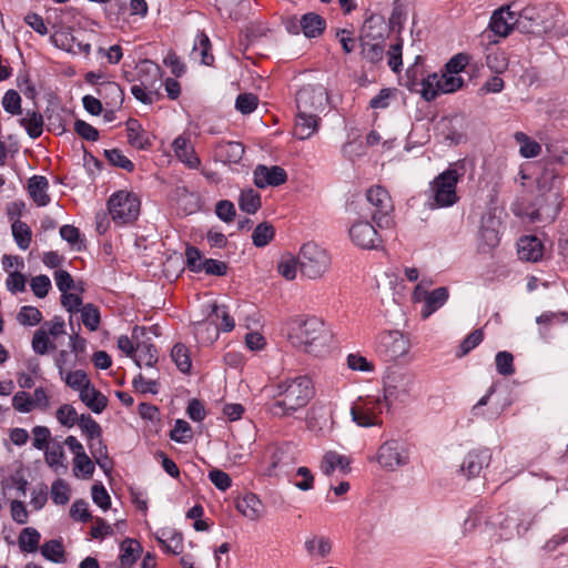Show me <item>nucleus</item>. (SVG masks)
Segmentation results:
<instances>
[{
    "label": "nucleus",
    "instance_id": "0eeeda50",
    "mask_svg": "<svg viewBox=\"0 0 568 568\" xmlns=\"http://www.w3.org/2000/svg\"><path fill=\"white\" fill-rule=\"evenodd\" d=\"M464 85L460 75L448 73L446 69L442 73L429 74L422 81V97L426 101H433L440 94H448L459 90Z\"/></svg>",
    "mask_w": 568,
    "mask_h": 568
},
{
    "label": "nucleus",
    "instance_id": "4d7b16f0",
    "mask_svg": "<svg viewBox=\"0 0 568 568\" xmlns=\"http://www.w3.org/2000/svg\"><path fill=\"white\" fill-rule=\"evenodd\" d=\"M94 463L87 455V453H83L79 456H74L73 473L75 476L82 474L84 477H91L94 473Z\"/></svg>",
    "mask_w": 568,
    "mask_h": 568
},
{
    "label": "nucleus",
    "instance_id": "58836bf2",
    "mask_svg": "<svg viewBox=\"0 0 568 568\" xmlns=\"http://www.w3.org/2000/svg\"><path fill=\"white\" fill-rule=\"evenodd\" d=\"M496 390V386L491 385L487 393L473 406L471 413L474 416H480L488 419H495L497 416L509 405V403H504L500 407H496L494 409H488L487 412H480L483 406L489 404L491 396Z\"/></svg>",
    "mask_w": 568,
    "mask_h": 568
},
{
    "label": "nucleus",
    "instance_id": "79ce46f5",
    "mask_svg": "<svg viewBox=\"0 0 568 568\" xmlns=\"http://www.w3.org/2000/svg\"><path fill=\"white\" fill-rule=\"evenodd\" d=\"M20 124L31 139L39 138L43 132V118L39 112L27 111L26 115L20 119Z\"/></svg>",
    "mask_w": 568,
    "mask_h": 568
},
{
    "label": "nucleus",
    "instance_id": "9d476101",
    "mask_svg": "<svg viewBox=\"0 0 568 568\" xmlns=\"http://www.w3.org/2000/svg\"><path fill=\"white\" fill-rule=\"evenodd\" d=\"M375 459L382 468L393 471L408 464L409 452L404 442L389 439L379 446Z\"/></svg>",
    "mask_w": 568,
    "mask_h": 568
},
{
    "label": "nucleus",
    "instance_id": "052dcab7",
    "mask_svg": "<svg viewBox=\"0 0 568 568\" xmlns=\"http://www.w3.org/2000/svg\"><path fill=\"white\" fill-rule=\"evenodd\" d=\"M170 438L182 444L190 442L192 438V432L189 423L183 419H176L174 427L170 433Z\"/></svg>",
    "mask_w": 568,
    "mask_h": 568
},
{
    "label": "nucleus",
    "instance_id": "473e14b6",
    "mask_svg": "<svg viewBox=\"0 0 568 568\" xmlns=\"http://www.w3.org/2000/svg\"><path fill=\"white\" fill-rule=\"evenodd\" d=\"M300 24L306 38H316L321 36L326 28L325 19L315 12L303 14L300 19Z\"/></svg>",
    "mask_w": 568,
    "mask_h": 568
},
{
    "label": "nucleus",
    "instance_id": "de8ad7c7",
    "mask_svg": "<svg viewBox=\"0 0 568 568\" xmlns=\"http://www.w3.org/2000/svg\"><path fill=\"white\" fill-rule=\"evenodd\" d=\"M41 555L53 562L64 561V549L60 540L52 539L41 546Z\"/></svg>",
    "mask_w": 568,
    "mask_h": 568
},
{
    "label": "nucleus",
    "instance_id": "a211bd4d",
    "mask_svg": "<svg viewBox=\"0 0 568 568\" xmlns=\"http://www.w3.org/2000/svg\"><path fill=\"white\" fill-rule=\"evenodd\" d=\"M254 184L258 189H265L267 186H277L286 182L287 174L281 166L273 165L266 166L258 164L253 172Z\"/></svg>",
    "mask_w": 568,
    "mask_h": 568
},
{
    "label": "nucleus",
    "instance_id": "f03ea898",
    "mask_svg": "<svg viewBox=\"0 0 568 568\" xmlns=\"http://www.w3.org/2000/svg\"><path fill=\"white\" fill-rule=\"evenodd\" d=\"M290 339L294 346L318 356L329 351L333 334L321 318L310 316L295 322Z\"/></svg>",
    "mask_w": 568,
    "mask_h": 568
},
{
    "label": "nucleus",
    "instance_id": "a18cd8bd",
    "mask_svg": "<svg viewBox=\"0 0 568 568\" xmlns=\"http://www.w3.org/2000/svg\"><path fill=\"white\" fill-rule=\"evenodd\" d=\"M486 65L497 74L503 73L508 65L505 53L496 47L488 49L486 53Z\"/></svg>",
    "mask_w": 568,
    "mask_h": 568
},
{
    "label": "nucleus",
    "instance_id": "7c9ffc66",
    "mask_svg": "<svg viewBox=\"0 0 568 568\" xmlns=\"http://www.w3.org/2000/svg\"><path fill=\"white\" fill-rule=\"evenodd\" d=\"M83 404L95 414L102 413L106 405L108 398L100 390H98L91 383L81 389L79 394Z\"/></svg>",
    "mask_w": 568,
    "mask_h": 568
},
{
    "label": "nucleus",
    "instance_id": "cd10ccee",
    "mask_svg": "<svg viewBox=\"0 0 568 568\" xmlns=\"http://www.w3.org/2000/svg\"><path fill=\"white\" fill-rule=\"evenodd\" d=\"M49 181L43 175H33L28 181V192L38 206H45L50 203L48 194Z\"/></svg>",
    "mask_w": 568,
    "mask_h": 568
},
{
    "label": "nucleus",
    "instance_id": "864d4df0",
    "mask_svg": "<svg viewBox=\"0 0 568 568\" xmlns=\"http://www.w3.org/2000/svg\"><path fill=\"white\" fill-rule=\"evenodd\" d=\"M55 346L49 339L44 328H39L34 332L32 338V349L38 355H44Z\"/></svg>",
    "mask_w": 568,
    "mask_h": 568
},
{
    "label": "nucleus",
    "instance_id": "774afa93",
    "mask_svg": "<svg viewBox=\"0 0 568 568\" xmlns=\"http://www.w3.org/2000/svg\"><path fill=\"white\" fill-rule=\"evenodd\" d=\"M32 446L38 450H44L45 447L52 442L51 432L45 426H36L32 428Z\"/></svg>",
    "mask_w": 568,
    "mask_h": 568
},
{
    "label": "nucleus",
    "instance_id": "680f3d73",
    "mask_svg": "<svg viewBox=\"0 0 568 568\" xmlns=\"http://www.w3.org/2000/svg\"><path fill=\"white\" fill-rule=\"evenodd\" d=\"M158 539L168 552L178 555L183 548L182 536L180 534L171 531L163 532Z\"/></svg>",
    "mask_w": 568,
    "mask_h": 568
},
{
    "label": "nucleus",
    "instance_id": "b1692460",
    "mask_svg": "<svg viewBox=\"0 0 568 568\" xmlns=\"http://www.w3.org/2000/svg\"><path fill=\"white\" fill-rule=\"evenodd\" d=\"M518 255L520 260L527 262H538L544 255V245L541 241L535 236H523L518 242Z\"/></svg>",
    "mask_w": 568,
    "mask_h": 568
},
{
    "label": "nucleus",
    "instance_id": "09e8293b",
    "mask_svg": "<svg viewBox=\"0 0 568 568\" xmlns=\"http://www.w3.org/2000/svg\"><path fill=\"white\" fill-rule=\"evenodd\" d=\"M171 357L182 373L190 371L192 363L185 345L175 344L172 348Z\"/></svg>",
    "mask_w": 568,
    "mask_h": 568
},
{
    "label": "nucleus",
    "instance_id": "2eb2a0df",
    "mask_svg": "<svg viewBox=\"0 0 568 568\" xmlns=\"http://www.w3.org/2000/svg\"><path fill=\"white\" fill-rule=\"evenodd\" d=\"M382 414L381 399H365L356 402L351 408L353 422L358 426L369 427L381 424L379 415Z\"/></svg>",
    "mask_w": 568,
    "mask_h": 568
},
{
    "label": "nucleus",
    "instance_id": "49530a36",
    "mask_svg": "<svg viewBox=\"0 0 568 568\" xmlns=\"http://www.w3.org/2000/svg\"><path fill=\"white\" fill-rule=\"evenodd\" d=\"M12 235L17 243V245L21 250H27L31 243L32 232L27 223L21 221H16L12 223Z\"/></svg>",
    "mask_w": 568,
    "mask_h": 568
},
{
    "label": "nucleus",
    "instance_id": "dca6fc26",
    "mask_svg": "<svg viewBox=\"0 0 568 568\" xmlns=\"http://www.w3.org/2000/svg\"><path fill=\"white\" fill-rule=\"evenodd\" d=\"M351 240L361 248L372 250L378 247L381 237L376 229L366 221H359L349 229Z\"/></svg>",
    "mask_w": 568,
    "mask_h": 568
},
{
    "label": "nucleus",
    "instance_id": "20e7f679",
    "mask_svg": "<svg viewBox=\"0 0 568 568\" xmlns=\"http://www.w3.org/2000/svg\"><path fill=\"white\" fill-rule=\"evenodd\" d=\"M331 266L327 251L314 242L305 243L298 253V268L308 278L321 277Z\"/></svg>",
    "mask_w": 568,
    "mask_h": 568
},
{
    "label": "nucleus",
    "instance_id": "39448f33",
    "mask_svg": "<svg viewBox=\"0 0 568 568\" xmlns=\"http://www.w3.org/2000/svg\"><path fill=\"white\" fill-rule=\"evenodd\" d=\"M414 374L400 369L390 371L384 377V400L387 405L394 402L406 403L413 395Z\"/></svg>",
    "mask_w": 568,
    "mask_h": 568
},
{
    "label": "nucleus",
    "instance_id": "f257e3e1",
    "mask_svg": "<svg viewBox=\"0 0 568 568\" xmlns=\"http://www.w3.org/2000/svg\"><path fill=\"white\" fill-rule=\"evenodd\" d=\"M314 395L313 385L306 376H298L276 385L274 402L268 410L276 417H288L304 408Z\"/></svg>",
    "mask_w": 568,
    "mask_h": 568
},
{
    "label": "nucleus",
    "instance_id": "4be33fe9",
    "mask_svg": "<svg viewBox=\"0 0 568 568\" xmlns=\"http://www.w3.org/2000/svg\"><path fill=\"white\" fill-rule=\"evenodd\" d=\"M236 509L252 521L260 520L265 513V507L261 499L253 493L245 494L236 501Z\"/></svg>",
    "mask_w": 568,
    "mask_h": 568
},
{
    "label": "nucleus",
    "instance_id": "423d86ee",
    "mask_svg": "<svg viewBox=\"0 0 568 568\" xmlns=\"http://www.w3.org/2000/svg\"><path fill=\"white\" fill-rule=\"evenodd\" d=\"M371 216L381 229L390 227L393 224L394 205L389 193L381 185L372 186L366 192Z\"/></svg>",
    "mask_w": 568,
    "mask_h": 568
},
{
    "label": "nucleus",
    "instance_id": "e433bc0d",
    "mask_svg": "<svg viewBox=\"0 0 568 568\" xmlns=\"http://www.w3.org/2000/svg\"><path fill=\"white\" fill-rule=\"evenodd\" d=\"M120 564L122 568H131L142 552L141 545L131 538H126L121 544Z\"/></svg>",
    "mask_w": 568,
    "mask_h": 568
},
{
    "label": "nucleus",
    "instance_id": "f3484780",
    "mask_svg": "<svg viewBox=\"0 0 568 568\" xmlns=\"http://www.w3.org/2000/svg\"><path fill=\"white\" fill-rule=\"evenodd\" d=\"M514 4L505 6L494 11L489 21V29L494 34L506 38L518 22L517 12L510 10Z\"/></svg>",
    "mask_w": 568,
    "mask_h": 568
},
{
    "label": "nucleus",
    "instance_id": "412c9836",
    "mask_svg": "<svg viewBox=\"0 0 568 568\" xmlns=\"http://www.w3.org/2000/svg\"><path fill=\"white\" fill-rule=\"evenodd\" d=\"M97 94L108 109H120L124 101V92L114 81H102L97 88Z\"/></svg>",
    "mask_w": 568,
    "mask_h": 568
},
{
    "label": "nucleus",
    "instance_id": "0e129e2a",
    "mask_svg": "<svg viewBox=\"0 0 568 568\" xmlns=\"http://www.w3.org/2000/svg\"><path fill=\"white\" fill-rule=\"evenodd\" d=\"M55 417L61 425L68 428L73 427L79 420L77 410L69 404L61 405L55 413Z\"/></svg>",
    "mask_w": 568,
    "mask_h": 568
},
{
    "label": "nucleus",
    "instance_id": "393cba45",
    "mask_svg": "<svg viewBox=\"0 0 568 568\" xmlns=\"http://www.w3.org/2000/svg\"><path fill=\"white\" fill-rule=\"evenodd\" d=\"M125 126L128 142L131 146L138 150H145L151 146L150 134L142 128L136 119L130 118Z\"/></svg>",
    "mask_w": 568,
    "mask_h": 568
},
{
    "label": "nucleus",
    "instance_id": "e2e57ef3",
    "mask_svg": "<svg viewBox=\"0 0 568 568\" xmlns=\"http://www.w3.org/2000/svg\"><path fill=\"white\" fill-rule=\"evenodd\" d=\"M258 104V98L253 93H241L235 100V109L242 114L252 113Z\"/></svg>",
    "mask_w": 568,
    "mask_h": 568
},
{
    "label": "nucleus",
    "instance_id": "a878e982",
    "mask_svg": "<svg viewBox=\"0 0 568 568\" xmlns=\"http://www.w3.org/2000/svg\"><path fill=\"white\" fill-rule=\"evenodd\" d=\"M320 121V114L307 112L302 114L300 111H297L294 128L295 136L300 140H306L311 138L317 131Z\"/></svg>",
    "mask_w": 568,
    "mask_h": 568
},
{
    "label": "nucleus",
    "instance_id": "a19ab883",
    "mask_svg": "<svg viewBox=\"0 0 568 568\" xmlns=\"http://www.w3.org/2000/svg\"><path fill=\"white\" fill-rule=\"evenodd\" d=\"M515 141L519 144V154L525 159L536 158L541 152V145L524 132H516Z\"/></svg>",
    "mask_w": 568,
    "mask_h": 568
},
{
    "label": "nucleus",
    "instance_id": "7ed1b4c3",
    "mask_svg": "<svg viewBox=\"0 0 568 568\" xmlns=\"http://www.w3.org/2000/svg\"><path fill=\"white\" fill-rule=\"evenodd\" d=\"M463 169L462 162L450 164L429 183L427 199L430 209L450 207L459 201L457 184L464 175Z\"/></svg>",
    "mask_w": 568,
    "mask_h": 568
},
{
    "label": "nucleus",
    "instance_id": "bb28decb",
    "mask_svg": "<svg viewBox=\"0 0 568 568\" xmlns=\"http://www.w3.org/2000/svg\"><path fill=\"white\" fill-rule=\"evenodd\" d=\"M173 150L175 156L190 169H197L201 164L200 158L196 155L193 146L184 136H178L173 141Z\"/></svg>",
    "mask_w": 568,
    "mask_h": 568
},
{
    "label": "nucleus",
    "instance_id": "3c124183",
    "mask_svg": "<svg viewBox=\"0 0 568 568\" xmlns=\"http://www.w3.org/2000/svg\"><path fill=\"white\" fill-rule=\"evenodd\" d=\"M41 320L42 314L34 306H22L17 314V321L24 326H36Z\"/></svg>",
    "mask_w": 568,
    "mask_h": 568
},
{
    "label": "nucleus",
    "instance_id": "c03bdc74",
    "mask_svg": "<svg viewBox=\"0 0 568 568\" xmlns=\"http://www.w3.org/2000/svg\"><path fill=\"white\" fill-rule=\"evenodd\" d=\"M274 226L268 222H262L253 230L252 242L256 247H264L274 239Z\"/></svg>",
    "mask_w": 568,
    "mask_h": 568
},
{
    "label": "nucleus",
    "instance_id": "f704fd0d",
    "mask_svg": "<svg viewBox=\"0 0 568 568\" xmlns=\"http://www.w3.org/2000/svg\"><path fill=\"white\" fill-rule=\"evenodd\" d=\"M158 351L153 344L142 342L135 346L133 359L136 366L153 367L158 363Z\"/></svg>",
    "mask_w": 568,
    "mask_h": 568
},
{
    "label": "nucleus",
    "instance_id": "72a5a7b5",
    "mask_svg": "<svg viewBox=\"0 0 568 568\" xmlns=\"http://www.w3.org/2000/svg\"><path fill=\"white\" fill-rule=\"evenodd\" d=\"M210 49L211 43L209 37L201 32L195 38L191 58L195 61H200L204 65H211L214 61V57L210 53Z\"/></svg>",
    "mask_w": 568,
    "mask_h": 568
},
{
    "label": "nucleus",
    "instance_id": "c756f323",
    "mask_svg": "<svg viewBox=\"0 0 568 568\" xmlns=\"http://www.w3.org/2000/svg\"><path fill=\"white\" fill-rule=\"evenodd\" d=\"M215 155L224 163L236 164L244 155V145L236 141L220 142L215 146Z\"/></svg>",
    "mask_w": 568,
    "mask_h": 568
},
{
    "label": "nucleus",
    "instance_id": "37998d69",
    "mask_svg": "<svg viewBox=\"0 0 568 568\" xmlns=\"http://www.w3.org/2000/svg\"><path fill=\"white\" fill-rule=\"evenodd\" d=\"M262 205L261 195L257 191L248 187L242 190L239 197L240 210L247 214H255Z\"/></svg>",
    "mask_w": 568,
    "mask_h": 568
},
{
    "label": "nucleus",
    "instance_id": "ea45409f",
    "mask_svg": "<svg viewBox=\"0 0 568 568\" xmlns=\"http://www.w3.org/2000/svg\"><path fill=\"white\" fill-rule=\"evenodd\" d=\"M40 532L33 527L23 528L18 537V545L22 552H34L39 548Z\"/></svg>",
    "mask_w": 568,
    "mask_h": 568
},
{
    "label": "nucleus",
    "instance_id": "f8f14e48",
    "mask_svg": "<svg viewBox=\"0 0 568 568\" xmlns=\"http://www.w3.org/2000/svg\"><path fill=\"white\" fill-rule=\"evenodd\" d=\"M328 97L323 85H305L296 93V108L302 114H320L324 111Z\"/></svg>",
    "mask_w": 568,
    "mask_h": 568
},
{
    "label": "nucleus",
    "instance_id": "5701e85b",
    "mask_svg": "<svg viewBox=\"0 0 568 568\" xmlns=\"http://www.w3.org/2000/svg\"><path fill=\"white\" fill-rule=\"evenodd\" d=\"M310 430L318 435H325L332 429L333 419L331 413L323 407H312L306 417Z\"/></svg>",
    "mask_w": 568,
    "mask_h": 568
},
{
    "label": "nucleus",
    "instance_id": "338daca9",
    "mask_svg": "<svg viewBox=\"0 0 568 568\" xmlns=\"http://www.w3.org/2000/svg\"><path fill=\"white\" fill-rule=\"evenodd\" d=\"M2 106L6 112L12 115L21 114V98L19 93L14 90L7 91L2 98Z\"/></svg>",
    "mask_w": 568,
    "mask_h": 568
},
{
    "label": "nucleus",
    "instance_id": "6ab92c4d",
    "mask_svg": "<svg viewBox=\"0 0 568 568\" xmlns=\"http://www.w3.org/2000/svg\"><path fill=\"white\" fill-rule=\"evenodd\" d=\"M489 449L481 448L469 452L464 458L460 470L467 478L479 476L481 470L490 464Z\"/></svg>",
    "mask_w": 568,
    "mask_h": 568
},
{
    "label": "nucleus",
    "instance_id": "c9c22d12",
    "mask_svg": "<svg viewBox=\"0 0 568 568\" xmlns=\"http://www.w3.org/2000/svg\"><path fill=\"white\" fill-rule=\"evenodd\" d=\"M89 449L95 463L104 473L112 469V462L109 458L108 447L104 444L102 436L89 440Z\"/></svg>",
    "mask_w": 568,
    "mask_h": 568
},
{
    "label": "nucleus",
    "instance_id": "6e6d98bb",
    "mask_svg": "<svg viewBox=\"0 0 568 568\" xmlns=\"http://www.w3.org/2000/svg\"><path fill=\"white\" fill-rule=\"evenodd\" d=\"M79 427L87 435L88 439H94L102 436V429L98 422L90 415H81L78 420Z\"/></svg>",
    "mask_w": 568,
    "mask_h": 568
},
{
    "label": "nucleus",
    "instance_id": "4468645a",
    "mask_svg": "<svg viewBox=\"0 0 568 568\" xmlns=\"http://www.w3.org/2000/svg\"><path fill=\"white\" fill-rule=\"evenodd\" d=\"M385 53V38L382 33H373V27L365 24L361 34V54L371 62L378 63Z\"/></svg>",
    "mask_w": 568,
    "mask_h": 568
},
{
    "label": "nucleus",
    "instance_id": "603ef678",
    "mask_svg": "<svg viewBox=\"0 0 568 568\" xmlns=\"http://www.w3.org/2000/svg\"><path fill=\"white\" fill-rule=\"evenodd\" d=\"M83 325L91 332L98 329L100 324V312L93 304H87L81 310Z\"/></svg>",
    "mask_w": 568,
    "mask_h": 568
},
{
    "label": "nucleus",
    "instance_id": "c85d7f7f",
    "mask_svg": "<svg viewBox=\"0 0 568 568\" xmlns=\"http://www.w3.org/2000/svg\"><path fill=\"white\" fill-rule=\"evenodd\" d=\"M349 463L345 455L328 450L322 458L320 469L326 476H332L337 469L345 474L349 470Z\"/></svg>",
    "mask_w": 568,
    "mask_h": 568
},
{
    "label": "nucleus",
    "instance_id": "bf43d9fd",
    "mask_svg": "<svg viewBox=\"0 0 568 568\" xmlns=\"http://www.w3.org/2000/svg\"><path fill=\"white\" fill-rule=\"evenodd\" d=\"M51 499L57 505H65L70 500V488L63 479H57L52 484Z\"/></svg>",
    "mask_w": 568,
    "mask_h": 568
},
{
    "label": "nucleus",
    "instance_id": "ddd939ff",
    "mask_svg": "<svg viewBox=\"0 0 568 568\" xmlns=\"http://www.w3.org/2000/svg\"><path fill=\"white\" fill-rule=\"evenodd\" d=\"M413 298L415 302L424 303L420 315L426 320L446 304L449 298V291L447 287L442 286L428 292L423 288V283H420L416 285Z\"/></svg>",
    "mask_w": 568,
    "mask_h": 568
},
{
    "label": "nucleus",
    "instance_id": "1a4fd4ad",
    "mask_svg": "<svg viewBox=\"0 0 568 568\" xmlns=\"http://www.w3.org/2000/svg\"><path fill=\"white\" fill-rule=\"evenodd\" d=\"M140 73H146L150 78L143 79L140 75V83L132 85L131 93L140 102L152 104L154 97L159 95L162 85L161 70L156 64L145 61L139 69Z\"/></svg>",
    "mask_w": 568,
    "mask_h": 568
},
{
    "label": "nucleus",
    "instance_id": "aec40b11",
    "mask_svg": "<svg viewBox=\"0 0 568 568\" xmlns=\"http://www.w3.org/2000/svg\"><path fill=\"white\" fill-rule=\"evenodd\" d=\"M499 227L500 222L495 217H488L481 222L478 234L479 252L488 253L499 244Z\"/></svg>",
    "mask_w": 568,
    "mask_h": 568
},
{
    "label": "nucleus",
    "instance_id": "69168bd1",
    "mask_svg": "<svg viewBox=\"0 0 568 568\" xmlns=\"http://www.w3.org/2000/svg\"><path fill=\"white\" fill-rule=\"evenodd\" d=\"M63 379L69 387L78 390L79 394L81 393V389H84V387L91 383L87 374L81 369L69 372Z\"/></svg>",
    "mask_w": 568,
    "mask_h": 568
},
{
    "label": "nucleus",
    "instance_id": "8fccbe9b",
    "mask_svg": "<svg viewBox=\"0 0 568 568\" xmlns=\"http://www.w3.org/2000/svg\"><path fill=\"white\" fill-rule=\"evenodd\" d=\"M495 364L497 372L503 376H511L515 373L514 356L507 351L496 354Z\"/></svg>",
    "mask_w": 568,
    "mask_h": 568
},
{
    "label": "nucleus",
    "instance_id": "13d9d810",
    "mask_svg": "<svg viewBox=\"0 0 568 568\" xmlns=\"http://www.w3.org/2000/svg\"><path fill=\"white\" fill-rule=\"evenodd\" d=\"M483 339H484V332L481 328L473 331L460 343L457 356L463 357V356L467 355L471 349L477 347L483 342Z\"/></svg>",
    "mask_w": 568,
    "mask_h": 568
},
{
    "label": "nucleus",
    "instance_id": "9b49d317",
    "mask_svg": "<svg viewBox=\"0 0 568 568\" xmlns=\"http://www.w3.org/2000/svg\"><path fill=\"white\" fill-rule=\"evenodd\" d=\"M410 349L409 338L400 331H386L378 335L376 351L387 361L405 356Z\"/></svg>",
    "mask_w": 568,
    "mask_h": 568
},
{
    "label": "nucleus",
    "instance_id": "2f4dec72",
    "mask_svg": "<svg viewBox=\"0 0 568 568\" xmlns=\"http://www.w3.org/2000/svg\"><path fill=\"white\" fill-rule=\"evenodd\" d=\"M44 460L47 465L58 471L60 468L68 469L65 463V453L63 443L53 439L44 449Z\"/></svg>",
    "mask_w": 568,
    "mask_h": 568
},
{
    "label": "nucleus",
    "instance_id": "5fc2aeb1",
    "mask_svg": "<svg viewBox=\"0 0 568 568\" xmlns=\"http://www.w3.org/2000/svg\"><path fill=\"white\" fill-rule=\"evenodd\" d=\"M50 40L54 47L73 54H78V51L74 48L75 38L71 33L57 31L51 36Z\"/></svg>",
    "mask_w": 568,
    "mask_h": 568
},
{
    "label": "nucleus",
    "instance_id": "4c0bfd02",
    "mask_svg": "<svg viewBox=\"0 0 568 568\" xmlns=\"http://www.w3.org/2000/svg\"><path fill=\"white\" fill-rule=\"evenodd\" d=\"M304 546L311 557L325 558L332 551V542L324 536H312L305 540Z\"/></svg>",
    "mask_w": 568,
    "mask_h": 568
},
{
    "label": "nucleus",
    "instance_id": "6e6552de",
    "mask_svg": "<svg viewBox=\"0 0 568 568\" xmlns=\"http://www.w3.org/2000/svg\"><path fill=\"white\" fill-rule=\"evenodd\" d=\"M108 209L114 223L125 225L138 219L140 201L131 193L119 191L109 199Z\"/></svg>",
    "mask_w": 568,
    "mask_h": 568
}]
</instances>
